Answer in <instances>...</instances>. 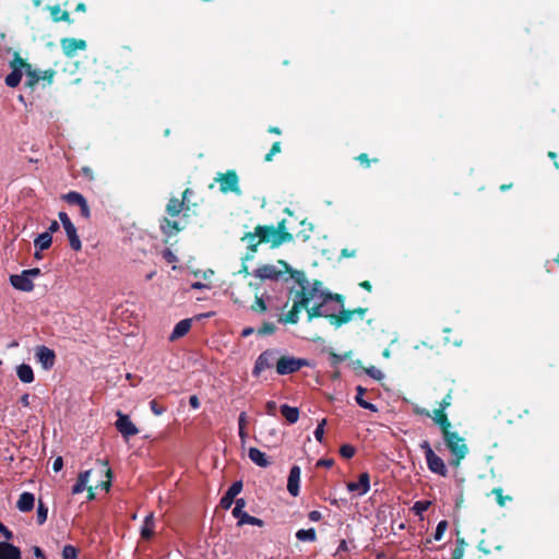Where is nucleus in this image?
<instances>
[{"label": "nucleus", "mask_w": 559, "mask_h": 559, "mask_svg": "<svg viewBox=\"0 0 559 559\" xmlns=\"http://www.w3.org/2000/svg\"><path fill=\"white\" fill-rule=\"evenodd\" d=\"M356 313L362 318L366 313V309L357 308L355 310H346L344 309L341 296L335 295L328 304V307H309L308 321H311L314 318L324 317L330 319L331 324L340 328L342 324L352 321Z\"/></svg>", "instance_id": "obj_1"}, {"label": "nucleus", "mask_w": 559, "mask_h": 559, "mask_svg": "<svg viewBox=\"0 0 559 559\" xmlns=\"http://www.w3.org/2000/svg\"><path fill=\"white\" fill-rule=\"evenodd\" d=\"M299 286L300 290H296L295 294L302 301L307 312L309 307H328V304L333 299V295L325 292L318 281L313 283L299 282Z\"/></svg>", "instance_id": "obj_2"}, {"label": "nucleus", "mask_w": 559, "mask_h": 559, "mask_svg": "<svg viewBox=\"0 0 559 559\" xmlns=\"http://www.w3.org/2000/svg\"><path fill=\"white\" fill-rule=\"evenodd\" d=\"M102 473H104L107 477V480L105 481H102L99 483L98 485H96L95 487L93 486H88L87 487V484H88V480H90V475H91V471H85L83 473H81L78 477V481L76 484L73 486L72 488V493L76 495V493H81L82 491H84L85 489H87L88 491V499L90 500H93L95 498V490L97 488H103L105 491H108L109 488H110V478H111V471L110 468L107 466V463L106 462H102Z\"/></svg>", "instance_id": "obj_3"}, {"label": "nucleus", "mask_w": 559, "mask_h": 559, "mask_svg": "<svg viewBox=\"0 0 559 559\" xmlns=\"http://www.w3.org/2000/svg\"><path fill=\"white\" fill-rule=\"evenodd\" d=\"M260 240L271 243L272 247H278L293 239L292 234L286 231L285 221L275 226H258Z\"/></svg>", "instance_id": "obj_4"}, {"label": "nucleus", "mask_w": 559, "mask_h": 559, "mask_svg": "<svg viewBox=\"0 0 559 559\" xmlns=\"http://www.w3.org/2000/svg\"><path fill=\"white\" fill-rule=\"evenodd\" d=\"M442 436L448 449L453 455L451 464L459 466L461 461L466 456L468 452L465 440L455 431L451 430H445Z\"/></svg>", "instance_id": "obj_5"}, {"label": "nucleus", "mask_w": 559, "mask_h": 559, "mask_svg": "<svg viewBox=\"0 0 559 559\" xmlns=\"http://www.w3.org/2000/svg\"><path fill=\"white\" fill-rule=\"evenodd\" d=\"M11 73L5 78V84L10 87H16L23 74H26V61L14 52L13 59L10 61Z\"/></svg>", "instance_id": "obj_6"}, {"label": "nucleus", "mask_w": 559, "mask_h": 559, "mask_svg": "<svg viewBox=\"0 0 559 559\" xmlns=\"http://www.w3.org/2000/svg\"><path fill=\"white\" fill-rule=\"evenodd\" d=\"M215 181L219 183V190L223 193L234 192L240 194L239 179L235 170H228L227 173H217Z\"/></svg>", "instance_id": "obj_7"}, {"label": "nucleus", "mask_w": 559, "mask_h": 559, "mask_svg": "<svg viewBox=\"0 0 559 559\" xmlns=\"http://www.w3.org/2000/svg\"><path fill=\"white\" fill-rule=\"evenodd\" d=\"M307 361L300 358L290 356H283L276 361V372L285 376L298 371L301 367L306 366Z\"/></svg>", "instance_id": "obj_8"}, {"label": "nucleus", "mask_w": 559, "mask_h": 559, "mask_svg": "<svg viewBox=\"0 0 559 559\" xmlns=\"http://www.w3.org/2000/svg\"><path fill=\"white\" fill-rule=\"evenodd\" d=\"M245 507H246V501L242 498L236 500L235 508L233 509V515L236 519H238V525L241 526L245 524H250V525L262 526L263 521L258 518L249 515L248 511H243Z\"/></svg>", "instance_id": "obj_9"}, {"label": "nucleus", "mask_w": 559, "mask_h": 559, "mask_svg": "<svg viewBox=\"0 0 559 559\" xmlns=\"http://www.w3.org/2000/svg\"><path fill=\"white\" fill-rule=\"evenodd\" d=\"M278 265H281L284 270H278L277 266L272 264H265L258 267L254 271V276L262 280H275L284 271H288L289 266L286 262L280 260Z\"/></svg>", "instance_id": "obj_10"}, {"label": "nucleus", "mask_w": 559, "mask_h": 559, "mask_svg": "<svg viewBox=\"0 0 559 559\" xmlns=\"http://www.w3.org/2000/svg\"><path fill=\"white\" fill-rule=\"evenodd\" d=\"M63 199L71 205H78L80 207L81 215L84 218H90L91 211L85 198L75 191H71L63 195Z\"/></svg>", "instance_id": "obj_11"}, {"label": "nucleus", "mask_w": 559, "mask_h": 559, "mask_svg": "<svg viewBox=\"0 0 559 559\" xmlns=\"http://www.w3.org/2000/svg\"><path fill=\"white\" fill-rule=\"evenodd\" d=\"M116 427L126 439L135 436L139 432L136 426L129 419V417L121 413H118Z\"/></svg>", "instance_id": "obj_12"}, {"label": "nucleus", "mask_w": 559, "mask_h": 559, "mask_svg": "<svg viewBox=\"0 0 559 559\" xmlns=\"http://www.w3.org/2000/svg\"><path fill=\"white\" fill-rule=\"evenodd\" d=\"M61 48L67 57H74L79 50L86 49V41L76 38L61 39Z\"/></svg>", "instance_id": "obj_13"}, {"label": "nucleus", "mask_w": 559, "mask_h": 559, "mask_svg": "<svg viewBox=\"0 0 559 559\" xmlns=\"http://www.w3.org/2000/svg\"><path fill=\"white\" fill-rule=\"evenodd\" d=\"M305 309V306L302 301L297 297V295L294 293L293 296V307L292 309L285 314L282 316L278 321L282 323H297L299 320V313L300 311Z\"/></svg>", "instance_id": "obj_14"}, {"label": "nucleus", "mask_w": 559, "mask_h": 559, "mask_svg": "<svg viewBox=\"0 0 559 559\" xmlns=\"http://www.w3.org/2000/svg\"><path fill=\"white\" fill-rule=\"evenodd\" d=\"M347 489L350 492H356L358 496L366 495L370 489V478L368 473H361L358 481H350L347 484Z\"/></svg>", "instance_id": "obj_15"}, {"label": "nucleus", "mask_w": 559, "mask_h": 559, "mask_svg": "<svg viewBox=\"0 0 559 559\" xmlns=\"http://www.w3.org/2000/svg\"><path fill=\"white\" fill-rule=\"evenodd\" d=\"M36 358L41 367L48 370L55 365L56 355L52 349L46 346H39L36 348Z\"/></svg>", "instance_id": "obj_16"}, {"label": "nucleus", "mask_w": 559, "mask_h": 559, "mask_svg": "<svg viewBox=\"0 0 559 559\" xmlns=\"http://www.w3.org/2000/svg\"><path fill=\"white\" fill-rule=\"evenodd\" d=\"M158 524L154 514L151 512L144 518L142 523V542L151 539L157 534Z\"/></svg>", "instance_id": "obj_17"}, {"label": "nucleus", "mask_w": 559, "mask_h": 559, "mask_svg": "<svg viewBox=\"0 0 559 559\" xmlns=\"http://www.w3.org/2000/svg\"><path fill=\"white\" fill-rule=\"evenodd\" d=\"M426 462L430 472L441 476H447L448 471L445 464L443 460L440 456H438L435 452L428 453Z\"/></svg>", "instance_id": "obj_18"}, {"label": "nucleus", "mask_w": 559, "mask_h": 559, "mask_svg": "<svg viewBox=\"0 0 559 559\" xmlns=\"http://www.w3.org/2000/svg\"><path fill=\"white\" fill-rule=\"evenodd\" d=\"M300 474V467L297 465H294L289 471L287 490L293 497H297L299 495Z\"/></svg>", "instance_id": "obj_19"}, {"label": "nucleus", "mask_w": 559, "mask_h": 559, "mask_svg": "<svg viewBox=\"0 0 559 559\" xmlns=\"http://www.w3.org/2000/svg\"><path fill=\"white\" fill-rule=\"evenodd\" d=\"M10 282L14 288L22 292H31L34 288L33 281L28 275H25L24 271L21 274L11 275Z\"/></svg>", "instance_id": "obj_20"}, {"label": "nucleus", "mask_w": 559, "mask_h": 559, "mask_svg": "<svg viewBox=\"0 0 559 559\" xmlns=\"http://www.w3.org/2000/svg\"><path fill=\"white\" fill-rule=\"evenodd\" d=\"M273 360H274V352H272V350L263 352L255 360V365L253 368V374L259 376L263 370L270 368L273 365Z\"/></svg>", "instance_id": "obj_21"}, {"label": "nucleus", "mask_w": 559, "mask_h": 559, "mask_svg": "<svg viewBox=\"0 0 559 559\" xmlns=\"http://www.w3.org/2000/svg\"><path fill=\"white\" fill-rule=\"evenodd\" d=\"M242 489V483L241 481H235L226 491L224 497L221 499V507L223 509H229L231 504L234 503V499L236 496L240 493Z\"/></svg>", "instance_id": "obj_22"}, {"label": "nucleus", "mask_w": 559, "mask_h": 559, "mask_svg": "<svg viewBox=\"0 0 559 559\" xmlns=\"http://www.w3.org/2000/svg\"><path fill=\"white\" fill-rule=\"evenodd\" d=\"M242 240L247 242L248 248L250 249L251 253L246 255V260H250L253 258V253L257 251V247L260 242L263 240H260V234L258 230V227L254 229L253 233H248L242 237Z\"/></svg>", "instance_id": "obj_23"}, {"label": "nucleus", "mask_w": 559, "mask_h": 559, "mask_svg": "<svg viewBox=\"0 0 559 559\" xmlns=\"http://www.w3.org/2000/svg\"><path fill=\"white\" fill-rule=\"evenodd\" d=\"M192 321H193L192 319H183V320L179 321L175 325V328L169 336V340L176 341V340L185 336L190 331Z\"/></svg>", "instance_id": "obj_24"}, {"label": "nucleus", "mask_w": 559, "mask_h": 559, "mask_svg": "<svg viewBox=\"0 0 559 559\" xmlns=\"http://www.w3.org/2000/svg\"><path fill=\"white\" fill-rule=\"evenodd\" d=\"M191 191L189 189H186L182 193V200H178V199H170L168 204H167V213L170 215V216H177L183 209V204H185V200L187 199L188 194L190 193Z\"/></svg>", "instance_id": "obj_25"}, {"label": "nucleus", "mask_w": 559, "mask_h": 559, "mask_svg": "<svg viewBox=\"0 0 559 559\" xmlns=\"http://www.w3.org/2000/svg\"><path fill=\"white\" fill-rule=\"evenodd\" d=\"M21 551L9 543H0V559H20Z\"/></svg>", "instance_id": "obj_26"}, {"label": "nucleus", "mask_w": 559, "mask_h": 559, "mask_svg": "<svg viewBox=\"0 0 559 559\" xmlns=\"http://www.w3.org/2000/svg\"><path fill=\"white\" fill-rule=\"evenodd\" d=\"M64 228V231L67 234V237L69 239V242H70V247L75 250V251H80L81 248H82V242L80 240V237L76 233V228L75 226L72 224L63 227Z\"/></svg>", "instance_id": "obj_27"}, {"label": "nucleus", "mask_w": 559, "mask_h": 559, "mask_svg": "<svg viewBox=\"0 0 559 559\" xmlns=\"http://www.w3.org/2000/svg\"><path fill=\"white\" fill-rule=\"evenodd\" d=\"M34 495L31 492H23L16 502V507L21 512H28L34 508Z\"/></svg>", "instance_id": "obj_28"}, {"label": "nucleus", "mask_w": 559, "mask_h": 559, "mask_svg": "<svg viewBox=\"0 0 559 559\" xmlns=\"http://www.w3.org/2000/svg\"><path fill=\"white\" fill-rule=\"evenodd\" d=\"M248 456L254 464L260 467H266L270 465V461L267 460L265 453L257 448H250L248 451Z\"/></svg>", "instance_id": "obj_29"}, {"label": "nucleus", "mask_w": 559, "mask_h": 559, "mask_svg": "<svg viewBox=\"0 0 559 559\" xmlns=\"http://www.w3.org/2000/svg\"><path fill=\"white\" fill-rule=\"evenodd\" d=\"M433 421L440 426L441 428V431H442V435L444 433L445 430H451V424L450 421L448 420V417L447 415L444 414V411L443 409H436L433 412V415L431 416Z\"/></svg>", "instance_id": "obj_30"}, {"label": "nucleus", "mask_w": 559, "mask_h": 559, "mask_svg": "<svg viewBox=\"0 0 559 559\" xmlns=\"http://www.w3.org/2000/svg\"><path fill=\"white\" fill-rule=\"evenodd\" d=\"M16 373L19 379L24 383H31L34 381V372L29 365H20L16 369Z\"/></svg>", "instance_id": "obj_31"}, {"label": "nucleus", "mask_w": 559, "mask_h": 559, "mask_svg": "<svg viewBox=\"0 0 559 559\" xmlns=\"http://www.w3.org/2000/svg\"><path fill=\"white\" fill-rule=\"evenodd\" d=\"M26 81L25 85L29 88H34L35 85L40 81V72L33 69L29 63L26 62Z\"/></svg>", "instance_id": "obj_32"}, {"label": "nucleus", "mask_w": 559, "mask_h": 559, "mask_svg": "<svg viewBox=\"0 0 559 559\" xmlns=\"http://www.w3.org/2000/svg\"><path fill=\"white\" fill-rule=\"evenodd\" d=\"M281 412L289 424H295L299 418V411L297 407H292L284 404L281 406Z\"/></svg>", "instance_id": "obj_33"}, {"label": "nucleus", "mask_w": 559, "mask_h": 559, "mask_svg": "<svg viewBox=\"0 0 559 559\" xmlns=\"http://www.w3.org/2000/svg\"><path fill=\"white\" fill-rule=\"evenodd\" d=\"M160 228L166 236L170 237L181 230L182 227L177 222L165 218L160 224Z\"/></svg>", "instance_id": "obj_34"}, {"label": "nucleus", "mask_w": 559, "mask_h": 559, "mask_svg": "<svg viewBox=\"0 0 559 559\" xmlns=\"http://www.w3.org/2000/svg\"><path fill=\"white\" fill-rule=\"evenodd\" d=\"M356 390H357V395L355 396V400H356L357 404L365 409H369L371 412H378V408L374 404H371V403L365 401L364 399H361V395L365 394L366 390L362 386H357Z\"/></svg>", "instance_id": "obj_35"}, {"label": "nucleus", "mask_w": 559, "mask_h": 559, "mask_svg": "<svg viewBox=\"0 0 559 559\" xmlns=\"http://www.w3.org/2000/svg\"><path fill=\"white\" fill-rule=\"evenodd\" d=\"M51 240L50 233H43L34 240V245L39 250H46L50 247Z\"/></svg>", "instance_id": "obj_36"}, {"label": "nucleus", "mask_w": 559, "mask_h": 559, "mask_svg": "<svg viewBox=\"0 0 559 559\" xmlns=\"http://www.w3.org/2000/svg\"><path fill=\"white\" fill-rule=\"evenodd\" d=\"M296 538L300 542H314L317 538L316 530H299L296 532Z\"/></svg>", "instance_id": "obj_37"}, {"label": "nucleus", "mask_w": 559, "mask_h": 559, "mask_svg": "<svg viewBox=\"0 0 559 559\" xmlns=\"http://www.w3.org/2000/svg\"><path fill=\"white\" fill-rule=\"evenodd\" d=\"M50 13L55 22L69 21V13L61 10L58 5L51 7Z\"/></svg>", "instance_id": "obj_38"}, {"label": "nucleus", "mask_w": 559, "mask_h": 559, "mask_svg": "<svg viewBox=\"0 0 559 559\" xmlns=\"http://www.w3.org/2000/svg\"><path fill=\"white\" fill-rule=\"evenodd\" d=\"M326 425V419L323 418L317 426L313 435H314V438L317 441L319 442H322L323 441V436H324V427Z\"/></svg>", "instance_id": "obj_39"}, {"label": "nucleus", "mask_w": 559, "mask_h": 559, "mask_svg": "<svg viewBox=\"0 0 559 559\" xmlns=\"http://www.w3.org/2000/svg\"><path fill=\"white\" fill-rule=\"evenodd\" d=\"M447 527H448V522L447 521H440L437 525V528H436V532L433 534V538L436 540H440L443 535H444V532L447 531Z\"/></svg>", "instance_id": "obj_40"}, {"label": "nucleus", "mask_w": 559, "mask_h": 559, "mask_svg": "<svg viewBox=\"0 0 559 559\" xmlns=\"http://www.w3.org/2000/svg\"><path fill=\"white\" fill-rule=\"evenodd\" d=\"M365 371L369 377H371L374 380H382L384 378L383 372L373 366L366 368Z\"/></svg>", "instance_id": "obj_41"}, {"label": "nucleus", "mask_w": 559, "mask_h": 559, "mask_svg": "<svg viewBox=\"0 0 559 559\" xmlns=\"http://www.w3.org/2000/svg\"><path fill=\"white\" fill-rule=\"evenodd\" d=\"M48 515V509L39 502L38 509H37V522L38 524H43L47 520Z\"/></svg>", "instance_id": "obj_42"}, {"label": "nucleus", "mask_w": 559, "mask_h": 559, "mask_svg": "<svg viewBox=\"0 0 559 559\" xmlns=\"http://www.w3.org/2000/svg\"><path fill=\"white\" fill-rule=\"evenodd\" d=\"M76 556H78V552L73 546H71V545L64 546V548L62 550L63 559H76Z\"/></svg>", "instance_id": "obj_43"}, {"label": "nucleus", "mask_w": 559, "mask_h": 559, "mask_svg": "<svg viewBox=\"0 0 559 559\" xmlns=\"http://www.w3.org/2000/svg\"><path fill=\"white\" fill-rule=\"evenodd\" d=\"M430 506V502L429 501H417L415 502L413 509L415 511L416 514H421L423 512H425Z\"/></svg>", "instance_id": "obj_44"}, {"label": "nucleus", "mask_w": 559, "mask_h": 559, "mask_svg": "<svg viewBox=\"0 0 559 559\" xmlns=\"http://www.w3.org/2000/svg\"><path fill=\"white\" fill-rule=\"evenodd\" d=\"M340 452L343 457L350 459L355 454V449H354V447H352L349 444H344V445H342Z\"/></svg>", "instance_id": "obj_45"}, {"label": "nucleus", "mask_w": 559, "mask_h": 559, "mask_svg": "<svg viewBox=\"0 0 559 559\" xmlns=\"http://www.w3.org/2000/svg\"><path fill=\"white\" fill-rule=\"evenodd\" d=\"M492 493L496 495L497 497V502L499 503L500 507H504L506 506V502L508 500H511L510 497H504L502 495V490L500 488H496L492 490Z\"/></svg>", "instance_id": "obj_46"}, {"label": "nucleus", "mask_w": 559, "mask_h": 559, "mask_svg": "<svg viewBox=\"0 0 559 559\" xmlns=\"http://www.w3.org/2000/svg\"><path fill=\"white\" fill-rule=\"evenodd\" d=\"M276 328L273 323H264L261 329H259L258 333L261 335L273 334Z\"/></svg>", "instance_id": "obj_47"}, {"label": "nucleus", "mask_w": 559, "mask_h": 559, "mask_svg": "<svg viewBox=\"0 0 559 559\" xmlns=\"http://www.w3.org/2000/svg\"><path fill=\"white\" fill-rule=\"evenodd\" d=\"M281 151V143L280 142H275L273 145H272V148L271 151L265 155V160L266 162H271L273 156L277 153H280Z\"/></svg>", "instance_id": "obj_48"}, {"label": "nucleus", "mask_w": 559, "mask_h": 559, "mask_svg": "<svg viewBox=\"0 0 559 559\" xmlns=\"http://www.w3.org/2000/svg\"><path fill=\"white\" fill-rule=\"evenodd\" d=\"M330 356H331L332 365H337L338 362L347 359L350 356V352L345 353L344 355H338V354H335V353H331Z\"/></svg>", "instance_id": "obj_49"}, {"label": "nucleus", "mask_w": 559, "mask_h": 559, "mask_svg": "<svg viewBox=\"0 0 559 559\" xmlns=\"http://www.w3.org/2000/svg\"><path fill=\"white\" fill-rule=\"evenodd\" d=\"M163 257H164V259H165L168 263H175V262H177V261H178V259H177L176 254H175L173 251H170L169 249H167V250H165V251L163 252Z\"/></svg>", "instance_id": "obj_50"}, {"label": "nucleus", "mask_w": 559, "mask_h": 559, "mask_svg": "<svg viewBox=\"0 0 559 559\" xmlns=\"http://www.w3.org/2000/svg\"><path fill=\"white\" fill-rule=\"evenodd\" d=\"M465 549L463 546H456L452 554V559H463Z\"/></svg>", "instance_id": "obj_51"}, {"label": "nucleus", "mask_w": 559, "mask_h": 559, "mask_svg": "<svg viewBox=\"0 0 559 559\" xmlns=\"http://www.w3.org/2000/svg\"><path fill=\"white\" fill-rule=\"evenodd\" d=\"M151 409L155 415H162L165 411L164 407L159 406L156 401H151L150 403Z\"/></svg>", "instance_id": "obj_52"}, {"label": "nucleus", "mask_w": 559, "mask_h": 559, "mask_svg": "<svg viewBox=\"0 0 559 559\" xmlns=\"http://www.w3.org/2000/svg\"><path fill=\"white\" fill-rule=\"evenodd\" d=\"M276 403L274 401H269L266 404H265V408H266V413L271 416H274L275 413H276Z\"/></svg>", "instance_id": "obj_53"}, {"label": "nucleus", "mask_w": 559, "mask_h": 559, "mask_svg": "<svg viewBox=\"0 0 559 559\" xmlns=\"http://www.w3.org/2000/svg\"><path fill=\"white\" fill-rule=\"evenodd\" d=\"M252 309L253 310L265 311L266 310V306H265V302L263 301V299L262 298H257L254 305L252 306Z\"/></svg>", "instance_id": "obj_54"}, {"label": "nucleus", "mask_w": 559, "mask_h": 559, "mask_svg": "<svg viewBox=\"0 0 559 559\" xmlns=\"http://www.w3.org/2000/svg\"><path fill=\"white\" fill-rule=\"evenodd\" d=\"M55 72L52 70H46L44 72H40V80L48 81L49 83L52 82Z\"/></svg>", "instance_id": "obj_55"}, {"label": "nucleus", "mask_w": 559, "mask_h": 559, "mask_svg": "<svg viewBox=\"0 0 559 559\" xmlns=\"http://www.w3.org/2000/svg\"><path fill=\"white\" fill-rule=\"evenodd\" d=\"M62 466H63L62 457L61 456L56 457L53 461V464H52V469L55 472H60L62 469Z\"/></svg>", "instance_id": "obj_56"}, {"label": "nucleus", "mask_w": 559, "mask_h": 559, "mask_svg": "<svg viewBox=\"0 0 559 559\" xmlns=\"http://www.w3.org/2000/svg\"><path fill=\"white\" fill-rule=\"evenodd\" d=\"M451 400H452L451 394H450V393H449V394H447V395L443 397V400L441 401V403H440V409H443V411H444L447 407H449V406H450V404H451Z\"/></svg>", "instance_id": "obj_57"}, {"label": "nucleus", "mask_w": 559, "mask_h": 559, "mask_svg": "<svg viewBox=\"0 0 559 559\" xmlns=\"http://www.w3.org/2000/svg\"><path fill=\"white\" fill-rule=\"evenodd\" d=\"M246 424H247V415H246V413H241L238 418L239 430H243L246 428Z\"/></svg>", "instance_id": "obj_58"}, {"label": "nucleus", "mask_w": 559, "mask_h": 559, "mask_svg": "<svg viewBox=\"0 0 559 559\" xmlns=\"http://www.w3.org/2000/svg\"><path fill=\"white\" fill-rule=\"evenodd\" d=\"M308 518H309V520H310V521H312V522H318V521H320V520H321L322 514H321V512H319V511L314 510V511H311V512L308 514Z\"/></svg>", "instance_id": "obj_59"}, {"label": "nucleus", "mask_w": 559, "mask_h": 559, "mask_svg": "<svg viewBox=\"0 0 559 559\" xmlns=\"http://www.w3.org/2000/svg\"><path fill=\"white\" fill-rule=\"evenodd\" d=\"M59 219L61 221L63 227L72 224V222L69 218V216L64 212H60L59 213Z\"/></svg>", "instance_id": "obj_60"}, {"label": "nucleus", "mask_w": 559, "mask_h": 559, "mask_svg": "<svg viewBox=\"0 0 559 559\" xmlns=\"http://www.w3.org/2000/svg\"><path fill=\"white\" fill-rule=\"evenodd\" d=\"M0 533L4 536L5 539H11L13 534L9 531L2 523H0Z\"/></svg>", "instance_id": "obj_61"}, {"label": "nucleus", "mask_w": 559, "mask_h": 559, "mask_svg": "<svg viewBox=\"0 0 559 559\" xmlns=\"http://www.w3.org/2000/svg\"><path fill=\"white\" fill-rule=\"evenodd\" d=\"M189 404L192 408L197 409L200 407V401L197 395H191L189 399Z\"/></svg>", "instance_id": "obj_62"}, {"label": "nucleus", "mask_w": 559, "mask_h": 559, "mask_svg": "<svg viewBox=\"0 0 559 559\" xmlns=\"http://www.w3.org/2000/svg\"><path fill=\"white\" fill-rule=\"evenodd\" d=\"M24 272H25V275H28L32 281L34 277H36L40 274L39 269H29V270H25Z\"/></svg>", "instance_id": "obj_63"}, {"label": "nucleus", "mask_w": 559, "mask_h": 559, "mask_svg": "<svg viewBox=\"0 0 559 559\" xmlns=\"http://www.w3.org/2000/svg\"><path fill=\"white\" fill-rule=\"evenodd\" d=\"M420 448L425 451V456H428V453L433 452L428 441H423L420 443Z\"/></svg>", "instance_id": "obj_64"}]
</instances>
